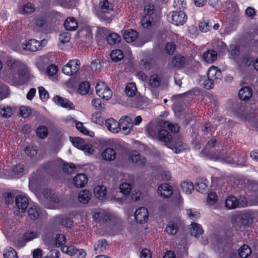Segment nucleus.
<instances>
[{"mask_svg":"<svg viewBox=\"0 0 258 258\" xmlns=\"http://www.w3.org/2000/svg\"><path fill=\"white\" fill-rule=\"evenodd\" d=\"M13 114V110L9 106H0V115L3 117L7 118Z\"/></svg>","mask_w":258,"mask_h":258,"instance_id":"44","label":"nucleus"},{"mask_svg":"<svg viewBox=\"0 0 258 258\" xmlns=\"http://www.w3.org/2000/svg\"><path fill=\"white\" fill-rule=\"evenodd\" d=\"M38 233L35 231H28L25 232L23 235V238L25 241H30L38 237Z\"/></svg>","mask_w":258,"mask_h":258,"instance_id":"53","label":"nucleus"},{"mask_svg":"<svg viewBox=\"0 0 258 258\" xmlns=\"http://www.w3.org/2000/svg\"><path fill=\"white\" fill-rule=\"evenodd\" d=\"M207 77L211 81L217 83L222 79L221 72L218 67L213 66L209 69L207 72Z\"/></svg>","mask_w":258,"mask_h":258,"instance_id":"12","label":"nucleus"},{"mask_svg":"<svg viewBox=\"0 0 258 258\" xmlns=\"http://www.w3.org/2000/svg\"><path fill=\"white\" fill-rule=\"evenodd\" d=\"M92 105L96 109L103 110L105 107L104 104H102L101 101L99 98L93 99L92 100Z\"/></svg>","mask_w":258,"mask_h":258,"instance_id":"61","label":"nucleus"},{"mask_svg":"<svg viewBox=\"0 0 258 258\" xmlns=\"http://www.w3.org/2000/svg\"><path fill=\"white\" fill-rule=\"evenodd\" d=\"M34 11V8H33L32 4L27 3L23 7L21 13L23 14H31Z\"/></svg>","mask_w":258,"mask_h":258,"instance_id":"64","label":"nucleus"},{"mask_svg":"<svg viewBox=\"0 0 258 258\" xmlns=\"http://www.w3.org/2000/svg\"><path fill=\"white\" fill-rule=\"evenodd\" d=\"M3 255L5 258H18L16 251L11 247L7 248L4 251Z\"/></svg>","mask_w":258,"mask_h":258,"instance_id":"49","label":"nucleus"},{"mask_svg":"<svg viewBox=\"0 0 258 258\" xmlns=\"http://www.w3.org/2000/svg\"><path fill=\"white\" fill-rule=\"evenodd\" d=\"M168 21L175 25H182L186 21L187 16L183 11H173L167 16Z\"/></svg>","mask_w":258,"mask_h":258,"instance_id":"2","label":"nucleus"},{"mask_svg":"<svg viewBox=\"0 0 258 258\" xmlns=\"http://www.w3.org/2000/svg\"><path fill=\"white\" fill-rule=\"evenodd\" d=\"M100 8L103 13H108L112 11V8L109 6L108 0H104L100 3Z\"/></svg>","mask_w":258,"mask_h":258,"instance_id":"55","label":"nucleus"},{"mask_svg":"<svg viewBox=\"0 0 258 258\" xmlns=\"http://www.w3.org/2000/svg\"><path fill=\"white\" fill-rule=\"evenodd\" d=\"M159 140L166 143H170L172 139L171 135L165 128L161 127L158 135Z\"/></svg>","mask_w":258,"mask_h":258,"instance_id":"23","label":"nucleus"},{"mask_svg":"<svg viewBox=\"0 0 258 258\" xmlns=\"http://www.w3.org/2000/svg\"><path fill=\"white\" fill-rule=\"evenodd\" d=\"M168 147L174 150L175 153L183 152L188 148L187 144L183 142L181 138L175 139L172 143L168 145Z\"/></svg>","mask_w":258,"mask_h":258,"instance_id":"10","label":"nucleus"},{"mask_svg":"<svg viewBox=\"0 0 258 258\" xmlns=\"http://www.w3.org/2000/svg\"><path fill=\"white\" fill-rule=\"evenodd\" d=\"M162 124H158V123H150L146 127V132L147 134L151 138H156L160 131Z\"/></svg>","mask_w":258,"mask_h":258,"instance_id":"13","label":"nucleus"},{"mask_svg":"<svg viewBox=\"0 0 258 258\" xmlns=\"http://www.w3.org/2000/svg\"><path fill=\"white\" fill-rule=\"evenodd\" d=\"M181 187L183 191L186 194H191L194 189V185L191 182L183 181L181 183Z\"/></svg>","mask_w":258,"mask_h":258,"instance_id":"47","label":"nucleus"},{"mask_svg":"<svg viewBox=\"0 0 258 258\" xmlns=\"http://www.w3.org/2000/svg\"><path fill=\"white\" fill-rule=\"evenodd\" d=\"M185 61V59L184 56L178 54L173 57L171 62L174 67L180 68L184 66Z\"/></svg>","mask_w":258,"mask_h":258,"instance_id":"38","label":"nucleus"},{"mask_svg":"<svg viewBox=\"0 0 258 258\" xmlns=\"http://www.w3.org/2000/svg\"><path fill=\"white\" fill-rule=\"evenodd\" d=\"M94 193L97 199L103 200L106 196V187L102 185L97 186L94 189Z\"/></svg>","mask_w":258,"mask_h":258,"instance_id":"35","label":"nucleus"},{"mask_svg":"<svg viewBox=\"0 0 258 258\" xmlns=\"http://www.w3.org/2000/svg\"><path fill=\"white\" fill-rule=\"evenodd\" d=\"M63 25L66 30L73 31L78 28V22L73 17L67 18L64 22Z\"/></svg>","mask_w":258,"mask_h":258,"instance_id":"30","label":"nucleus"},{"mask_svg":"<svg viewBox=\"0 0 258 258\" xmlns=\"http://www.w3.org/2000/svg\"><path fill=\"white\" fill-rule=\"evenodd\" d=\"M137 91L135 83H128L125 87V92L127 96L132 97L136 94Z\"/></svg>","mask_w":258,"mask_h":258,"instance_id":"42","label":"nucleus"},{"mask_svg":"<svg viewBox=\"0 0 258 258\" xmlns=\"http://www.w3.org/2000/svg\"><path fill=\"white\" fill-rule=\"evenodd\" d=\"M218 201V196L215 192H210L207 196L206 204L209 206L214 205Z\"/></svg>","mask_w":258,"mask_h":258,"instance_id":"46","label":"nucleus"},{"mask_svg":"<svg viewBox=\"0 0 258 258\" xmlns=\"http://www.w3.org/2000/svg\"><path fill=\"white\" fill-rule=\"evenodd\" d=\"M61 251L66 253L71 256H75L76 258H85L86 255V252L83 249H77L73 245L67 246L63 245L61 248Z\"/></svg>","mask_w":258,"mask_h":258,"instance_id":"6","label":"nucleus"},{"mask_svg":"<svg viewBox=\"0 0 258 258\" xmlns=\"http://www.w3.org/2000/svg\"><path fill=\"white\" fill-rule=\"evenodd\" d=\"M56 222L64 227L70 228L73 221L71 218L64 216H57L55 217Z\"/></svg>","mask_w":258,"mask_h":258,"instance_id":"26","label":"nucleus"},{"mask_svg":"<svg viewBox=\"0 0 258 258\" xmlns=\"http://www.w3.org/2000/svg\"><path fill=\"white\" fill-rule=\"evenodd\" d=\"M95 88L96 94L99 97L106 100L111 98L112 95V91L104 82L99 81L96 84Z\"/></svg>","mask_w":258,"mask_h":258,"instance_id":"4","label":"nucleus"},{"mask_svg":"<svg viewBox=\"0 0 258 258\" xmlns=\"http://www.w3.org/2000/svg\"><path fill=\"white\" fill-rule=\"evenodd\" d=\"M93 218L98 222H107L110 220V215L106 211L100 210L93 215Z\"/></svg>","mask_w":258,"mask_h":258,"instance_id":"17","label":"nucleus"},{"mask_svg":"<svg viewBox=\"0 0 258 258\" xmlns=\"http://www.w3.org/2000/svg\"><path fill=\"white\" fill-rule=\"evenodd\" d=\"M5 63L11 70L14 71H16L22 63L20 61L10 57L7 58Z\"/></svg>","mask_w":258,"mask_h":258,"instance_id":"31","label":"nucleus"},{"mask_svg":"<svg viewBox=\"0 0 258 258\" xmlns=\"http://www.w3.org/2000/svg\"><path fill=\"white\" fill-rule=\"evenodd\" d=\"M45 212L38 206L33 205L30 207L28 210V215L32 220H39L46 217Z\"/></svg>","mask_w":258,"mask_h":258,"instance_id":"5","label":"nucleus"},{"mask_svg":"<svg viewBox=\"0 0 258 258\" xmlns=\"http://www.w3.org/2000/svg\"><path fill=\"white\" fill-rule=\"evenodd\" d=\"M91 192L88 190L84 189L79 193L78 200L80 203L85 204L89 202L91 199Z\"/></svg>","mask_w":258,"mask_h":258,"instance_id":"32","label":"nucleus"},{"mask_svg":"<svg viewBox=\"0 0 258 258\" xmlns=\"http://www.w3.org/2000/svg\"><path fill=\"white\" fill-rule=\"evenodd\" d=\"M172 191L171 186L167 183L161 184L158 188V194L163 198H169L171 196Z\"/></svg>","mask_w":258,"mask_h":258,"instance_id":"15","label":"nucleus"},{"mask_svg":"<svg viewBox=\"0 0 258 258\" xmlns=\"http://www.w3.org/2000/svg\"><path fill=\"white\" fill-rule=\"evenodd\" d=\"M251 253V250L247 245H242L238 249V254L241 258H247Z\"/></svg>","mask_w":258,"mask_h":258,"instance_id":"40","label":"nucleus"},{"mask_svg":"<svg viewBox=\"0 0 258 258\" xmlns=\"http://www.w3.org/2000/svg\"><path fill=\"white\" fill-rule=\"evenodd\" d=\"M213 50L219 53L224 52L227 49L226 44L220 40H214L212 43Z\"/></svg>","mask_w":258,"mask_h":258,"instance_id":"28","label":"nucleus"},{"mask_svg":"<svg viewBox=\"0 0 258 258\" xmlns=\"http://www.w3.org/2000/svg\"><path fill=\"white\" fill-rule=\"evenodd\" d=\"M36 134L38 137L41 139H43L46 137V136H47V128L44 126H39L37 128Z\"/></svg>","mask_w":258,"mask_h":258,"instance_id":"58","label":"nucleus"},{"mask_svg":"<svg viewBox=\"0 0 258 258\" xmlns=\"http://www.w3.org/2000/svg\"><path fill=\"white\" fill-rule=\"evenodd\" d=\"M116 152L112 148H107L102 153V158L106 161H112L115 159Z\"/></svg>","mask_w":258,"mask_h":258,"instance_id":"37","label":"nucleus"},{"mask_svg":"<svg viewBox=\"0 0 258 258\" xmlns=\"http://www.w3.org/2000/svg\"><path fill=\"white\" fill-rule=\"evenodd\" d=\"M217 54L216 50L209 49L204 53L203 59L208 63H213L217 59Z\"/></svg>","mask_w":258,"mask_h":258,"instance_id":"25","label":"nucleus"},{"mask_svg":"<svg viewBox=\"0 0 258 258\" xmlns=\"http://www.w3.org/2000/svg\"><path fill=\"white\" fill-rule=\"evenodd\" d=\"M133 123L132 118L127 116L121 117L119 120L120 130H122L123 134L128 135L132 130Z\"/></svg>","mask_w":258,"mask_h":258,"instance_id":"9","label":"nucleus"},{"mask_svg":"<svg viewBox=\"0 0 258 258\" xmlns=\"http://www.w3.org/2000/svg\"><path fill=\"white\" fill-rule=\"evenodd\" d=\"M53 101L55 103L61 106L62 107L69 109H74L75 106L68 99L61 97L59 96H55L53 98Z\"/></svg>","mask_w":258,"mask_h":258,"instance_id":"14","label":"nucleus"},{"mask_svg":"<svg viewBox=\"0 0 258 258\" xmlns=\"http://www.w3.org/2000/svg\"><path fill=\"white\" fill-rule=\"evenodd\" d=\"M191 226L192 227L190 229V233L191 235L198 237L199 235L202 234L203 230L202 226L200 224L197 223H192Z\"/></svg>","mask_w":258,"mask_h":258,"instance_id":"41","label":"nucleus"},{"mask_svg":"<svg viewBox=\"0 0 258 258\" xmlns=\"http://www.w3.org/2000/svg\"><path fill=\"white\" fill-rule=\"evenodd\" d=\"M15 204L18 208L23 212L28 206V200L26 197L18 195L16 197Z\"/></svg>","mask_w":258,"mask_h":258,"instance_id":"20","label":"nucleus"},{"mask_svg":"<svg viewBox=\"0 0 258 258\" xmlns=\"http://www.w3.org/2000/svg\"><path fill=\"white\" fill-rule=\"evenodd\" d=\"M225 204L228 209H234L239 207V201L234 196H228L225 200Z\"/></svg>","mask_w":258,"mask_h":258,"instance_id":"21","label":"nucleus"},{"mask_svg":"<svg viewBox=\"0 0 258 258\" xmlns=\"http://www.w3.org/2000/svg\"><path fill=\"white\" fill-rule=\"evenodd\" d=\"M108 244L106 240L102 239L98 240L94 245V250L96 253L102 252L106 248Z\"/></svg>","mask_w":258,"mask_h":258,"instance_id":"39","label":"nucleus"},{"mask_svg":"<svg viewBox=\"0 0 258 258\" xmlns=\"http://www.w3.org/2000/svg\"><path fill=\"white\" fill-rule=\"evenodd\" d=\"M55 239V245L57 247L63 245L66 242V236L61 234H57Z\"/></svg>","mask_w":258,"mask_h":258,"instance_id":"59","label":"nucleus"},{"mask_svg":"<svg viewBox=\"0 0 258 258\" xmlns=\"http://www.w3.org/2000/svg\"><path fill=\"white\" fill-rule=\"evenodd\" d=\"M208 181L203 178L199 179L196 183V189L198 191L205 194L209 190V186L207 185Z\"/></svg>","mask_w":258,"mask_h":258,"instance_id":"29","label":"nucleus"},{"mask_svg":"<svg viewBox=\"0 0 258 258\" xmlns=\"http://www.w3.org/2000/svg\"><path fill=\"white\" fill-rule=\"evenodd\" d=\"M105 125L107 130L113 133H117L120 131L119 122H118L112 118L106 119Z\"/></svg>","mask_w":258,"mask_h":258,"instance_id":"16","label":"nucleus"},{"mask_svg":"<svg viewBox=\"0 0 258 258\" xmlns=\"http://www.w3.org/2000/svg\"><path fill=\"white\" fill-rule=\"evenodd\" d=\"M160 78L156 74L152 75L149 79V84L151 87L156 88L160 86Z\"/></svg>","mask_w":258,"mask_h":258,"instance_id":"50","label":"nucleus"},{"mask_svg":"<svg viewBox=\"0 0 258 258\" xmlns=\"http://www.w3.org/2000/svg\"><path fill=\"white\" fill-rule=\"evenodd\" d=\"M92 120L95 123L102 125L104 123V118L102 116L101 113L99 112H95L92 115Z\"/></svg>","mask_w":258,"mask_h":258,"instance_id":"54","label":"nucleus"},{"mask_svg":"<svg viewBox=\"0 0 258 258\" xmlns=\"http://www.w3.org/2000/svg\"><path fill=\"white\" fill-rule=\"evenodd\" d=\"M16 72H17V74L22 83H25L28 82L30 79V74L27 66L22 63Z\"/></svg>","mask_w":258,"mask_h":258,"instance_id":"11","label":"nucleus"},{"mask_svg":"<svg viewBox=\"0 0 258 258\" xmlns=\"http://www.w3.org/2000/svg\"><path fill=\"white\" fill-rule=\"evenodd\" d=\"M135 219L137 223L143 224L147 222L149 219V213L145 207H141L136 210L135 213Z\"/></svg>","mask_w":258,"mask_h":258,"instance_id":"8","label":"nucleus"},{"mask_svg":"<svg viewBox=\"0 0 258 258\" xmlns=\"http://www.w3.org/2000/svg\"><path fill=\"white\" fill-rule=\"evenodd\" d=\"M88 179L85 174H77L73 178V182L77 187H83L87 183Z\"/></svg>","mask_w":258,"mask_h":258,"instance_id":"18","label":"nucleus"},{"mask_svg":"<svg viewBox=\"0 0 258 258\" xmlns=\"http://www.w3.org/2000/svg\"><path fill=\"white\" fill-rule=\"evenodd\" d=\"M41 47V43L36 39H30L26 42L23 47V49L32 52H34L38 50Z\"/></svg>","mask_w":258,"mask_h":258,"instance_id":"19","label":"nucleus"},{"mask_svg":"<svg viewBox=\"0 0 258 258\" xmlns=\"http://www.w3.org/2000/svg\"><path fill=\"white\" fill-rule=\"evenodd\" d=\"M252 94V89L249 87L242 88L238 92V96L240 100L243 101L248 100Z\"/></svg>","mask_w":258,"mask_h":258,"instance_id":"24","label":"nucleus"},{"mask_svg":"<svg viewBox=\"0 0 258 258\" xmlns=\"http://www.w3.org/2000/svg\"><path fill=\"white\" fill-rule=\"evenodd\" d=\"M38 91L40 98L42 101H45L48 99L49 94L44 87H39Z\"/></svg>","mask_w":258,"mask_h":258,"instance_id":"63","label":"nucleus"},{"mask_svg":"<svg viewBox=\"0 0 258 258\" xmlns=\"http://www.w3.org/2000/svg\"><path fill=\"white\" fill-rule=\"evenodd\" d=\"M119 189L123 194L128 195L131 191L132 185L130 183L123 182L120 185Z\"/></svg>","mask_w":258,"mask_h":258,"instance_id":"56","label":"nucleus"},{"mask_svg":"<svg viewBox=\"0 0 258 258\" xmlns=\"http://www.w3.org/2000/svg\"><path fill=\"white\" fill-rule=\"evenodd\" d=\"M217 145V140L212 138L207 143L204 149L202 150L201 154L213 160H219L228 163H234L235 162L234 158L236 156L234 151L230 147L226 146L225 149H223L220 152H214L213 149Z\"/></svg>","mask_w":258,"mask_h":258,"instance_id":"1","label":"nucleus"},{"mask_svg":"<svg viewBox=\"0 0 258 258\" xmlns=\"http://www.w3.org/2000/svg\"><path fill=\"white\" fill-rule=\"evenodd\" d=\"M76 169L74 164L65 163L62 164V170L64 172L71 174Z\"/></svg>","mask_w":258,"mask_h":258,"instance_id":"57","label":"nucleus"},{"mask_svg":"<svg viewBox=\"0 0 258 258\" xmlns=\"http://www.w3.org/2000/svg\"><path fill=\"white\" fill-rule=\"evenodd\" d=\"M13 171L15 174L18 175H23L25 171L23 164H18L13 167Z\"/></svg>","mask_w":258,"mask_h":258,"instance_id":"62","label":"nucleus"},{"mask_svg":"<svg viewBox=\"0 0 258 258\" xmlns=\"http://www.w3.org/2000/svg\"><path fill=\"white\" fill-rule=\"evenodd\" d=\"M138 33L132 29L126 30L123 34L124 39L128 43L134 41L138 37Z\"/></svg>","mask_w":258,"mask_h":258,"instance_id":"34","label":"nucleus"},{"mask_svg":"<svg viewBox=\"0 0 258 258\" xmlns=\"http://www.w3.org/2000/svg\"><path fill=\"white\" fill-rule=\"evenodd\" d=\"M200 82L205 88L207 89H210L214 86L215 82L212 81L210 80L208 78H206V77H203L201 78Z\"/></svg>","mask_w":258,"mask_h":258,"instance_id":"51","label":"nucleus"},{"mask_svg":"<svg viewBox=\"0 0 258 258\" xmlns=\"http://www.w3.org/2000/svg\"><path fill=\"white\" fill-rule=\"evenodd\" d=\"M106 39L109 45H113L120 42L121 37L116 33H111L107 35Z\"/></svg>","mask_w":258,"mask_h":258,"instance_id":"36","label":"nucleus"},{"mask_svg":"<svg viewBox=\"0 0 258 258\" xmlns=\"http://www.w3.org/2000/svg\"><path fill=\"white\" fill-rule=\"evenodd\" d=\"M179 223L177 221H170L166 226V231L168 234L175 235L178 232Z\"/></svg>","mask_w":258,"mask_h":258,"instance_id":"27","label":"nucleus"},{"mask_svg":"<svg viewBox=\"0 0 258 258\" xmlns=\"http://www.w3.org/2000/svg\"><path fill=\"white\" fill-rule=\"evenodd\" d=\"M89 88V83L88 82H83L80 84L78 91L81 95H85L88 93Z\"/></svg>","mask_w":258,"mask_h":258,"instance_id":"52","label":"nucleus"},{"mask_svg":"<svg viewBox=\"0 0 258 258\" xmlns=\"http://www.w3.org/2000/svg\"><path fill=\"white\" fill-rule=\"evenodd\" d=\"M70 141L73 145L77 148L84 151L86 154H91L94 149L90 144H87L86 142L80 137H70Z\"/></svg>","mask_w":258,"mask_h":258,"instance_id":"3","label":"nucleus"},{"mask_svg":"<svg viewBox=\"0 0 258 258\" xmlns=\"http://www.w3.org/2000/svg\"><path fill=\"white\" fill-rule=\"evenodd\" d=\"M186 7V3L184 0H174V8L176 9L175 11H183Z\"/></svg>","mask_w":258,"mask_h":258,"instance_id":"60","label":"nucleus"},{"mask_svg":"<svg viewBox=\"0 0 258 258\" xmlns=\"http://www.w3.org/2000/svg\"><path fill=\"white\" fill-rule=\"evenodd\" d=\"M40 201L43 203L46 201L53 202L55 203L59 202V198L55 195V194L49 189H45L42 192V195H40L39 197Z\"/></svg>","mask_w":258,"mask_h":258,"instance_id":"7","label":"nucleus"},{"mask_svg":"<svg viewBox=\"0 0 258 258\" xmlns=\"http://www.w3.org/2000/svg\"><path fill=\"white\" fill-rule=\"evenodd\" d=\"M160 124H162V125H163L164 127L167 126L168 129L172 133H176L179 130V126L177 124L169 123L167 121L163 120L160 122Z\"/></svg>","mask_w":258,"mask_h":258,"instance_id":"48","label":"nucleus"},{"mask_svg":"<svg viewBox=\"0 0 258 258\" xmlns=\"http://www.w3.org/2000/svg\"><path fill=\"white\" fill-rule=\"evenodd\" d=\"M253 222L251 215L248 213H242L240 216L239 223L244 226H249Z\"/></svg>","mask_w":258,"mask_h":258,"instance_id":"33","label":"nucleus"},{"mask_svg":"<svg viewBox=\"0 0 258 258\" xmlns=\"http://www.w3.org/2000/svg\"><path fill=\"white\" fill-rule=\"evenodd\" d=\"M124 55L122 51L120 49L112 50L110 53V57L114 61H118L123 58Z\"/></svg>","mask_w":258,"mask_h":258,"instance_id":"45","label":"nucleus"},{"mask_svg":"<svg viewBox=\"0 0 258 258\" xmlns=\"http://www.w3.org/2000/svg\"><path fill=\"white\" fill-rule=\"evenodd\" d=\"M130 157L133 162L136 163L139 165H145L147 161L146 158L142 157L137 151L131 152Z\"/></svg>","mask_w":258,"mask_h":258,"instance_id":"22","label":"nucleus"},{"mask_svg":"<svg viewBox=\"0 0 258 258\" xmlns=\"http://www.w3.org/2000/svg\"><path fill=\"white\" fill-rule=\"evenodd\" d=\"M68 65L72 70L73 74H75L79 71L80 69V62L78 59H73L70 60L68 63Z\"/></svg>","mask_w":258,"mask_h":258,"instance_id":"43","label":"nucleus"}]
</instances>
